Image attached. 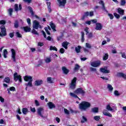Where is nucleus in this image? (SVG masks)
Here are the masks:
<instances>
[{"mask_svg":"<svg viewBox=\"0 0 126 126\" xmlns=\"http://www.w3.org/2000/svg\"><path fill=\"white\" fill-rule=\"evenodd\" d=\"M91 107V104L88 101H83L79 104V108L81 111H86Z\"/></svg>","mask_w":126,"mask_h":126,"instance_id":"obj_1","label":"nucleus"},{"mask_svg":"<svg viewBox=\"0 0 126 126\" xmlns=\"http://www.w3.org/2000/svg\"><path fill=\"white\" fill-rule=\"evenodd\" d=\"M24 80L26 82H29L28 83H26L25 85L27 87H32L33 85L32 84V81H33V78L31 76L26 75L24 76Z\"/></svg>","mask_w":126,"mask_h":126,"instance_id":"obj_2","label":"nucleus"},{"mask_svg":"<svg viewBox=\"0 0 126 126\" xmlns=\"http://www.w3.org/2000/svg\"><path fill=\"white\" fill-rule=\"evenodd\" d=\"M76 80H77V78H76V77H74L71 81L69 87L72 90L75 89V88L76 87Z\"/></svg>","mask_w":126,"mask_h":126,"instance_id":"obj_3","label":"nucleus"},{"mask_svg":"<svg viewBox=\"0 0 126 126\" xmlns=\"http://www.w3.org/2000/svg\"><path fill=\"white\" fill-rule=\"evenodd\" d=\"M74 93H75V94H76L77 95H79L81 94V95H82V96H84V95H85V92L84 91V90H83L82 88H77L74 92Z\"/></svg>","mask_w":126,"mask_h":126,"instance_id":"obj_4","label":"nucleus"},{"mask_svg":"<svg viewBox=\"0 0 126 126\" xmlns=\"http://www.w3.org/2000/svg\"><path fill=\"white\" fill-rule=\"evenodd\" d=\"M14 80L15 82H16L18 80L20 83L22 82V78L21 77V75H18L17 72H15L14 74Z\"/></svg>","mask_w":126,"mask_h":126,"instance_id":"obj_5","label":"nucleus"},{"mask_svg":"<svg viewBox=\"0 0 126 126\" xmlns=\"http://www.w3.org/2000/svg\"><path fill=\"white\" fill-rule=\"evenodd\" d=\"M32 27L34 29H39V28H41V25H40V23L37 20L33 21Z\"/></svg>","mask_w":126,"mask_h":126,"instance_id":"obj_6","label":"nucleus"},{"mask_svg":"<svg viewBox=\"0 0 126 126\" xmlns=\"http://www.w3.org/2000/svg\"><path fill=\"white\" fill-rule=\"evenodd\" d=\"M1 30V33L2 34L3 36H6L7 33H6V29H5V26L2 25L0 27Z\"/></svg>","mask_w":126,"mask_h":126,"instance_id":"obj_7","label":"nucleus"},{"mask_svg":"<svg viewBox=\"0 0 126 126\" xmlns=\"http://www.w3.org/2000/svg\"><path fill=\"white\" fill-rule=\"evenodd\" d=\"M92 66L93 67H98V66H100L101 65V62L100 61H95L92 62L91 63Z\"/></svg>","mask_w":126,"mask_h":126,"instance_id":"obj_8","label":"nucleus"},{"mask_svg":"<svg viewBox=\"0 0 126 126\" xmlns=\"http://www.w3.org/2000/svg\"><path fill=\"white\" fill-rule=\"evenodd\" d=\"M14 10L16 12H17L19 10H22V5L21 4H19L18 8V4H15L14 5Z\"/></svg>","mask_w":126,"mask_h":126,"instance_id":"obj_9","label":"nucleus"},{"mask_svg":"<svg viewBox=\"0 0 126 126\" xmlns=\"http://www.w3.org/2000/svg\"><path fill=\"white\" fill-rule=\"evenodd\" d=\"M100 71L102 73H110V70L107 69V66H104V68H100Z\"/></svg>","mask_w":126,"mask_h":126,"instance_id":"obj_10","label":"nucleus"},{"mask_svg":"<svg viewBox=\"0 0 126 126\" xmlns=\"http://www.w3.org/2000/svg\"><path fill=\"white\" fill-rule=\"evenodd\" d=\"M11 51L12 52V59L13 62L15 63V62H16V58L15 57V56H16V52H15V50L13 49H12Z\"/></svg>","mask_w":126,"mask_h":126,"instance_id":"obj_11","label":"nucleus"},{"mask_svg":"<svg viewBox=\"0 0 126 126\" xmlns=\"http://www.w3.org/2000/svg\"><path fill=\"white\" fill-rule=\"evenodd\" d=\"M44 111V109L42 107H39L37 109V114L38 116H40L41 118H44V116L42 114V112Z\"/></svg>","mask_w":126,"mask_h":126,"instance_id":"obj_12","label":"nucleus"},{"mask_svg":"<svg viewBox=\"0 0 126 126\" xmlns=\"http://www.w3.org/2000/svg\"><path fill=\"white\" fill-rule=\"evenodd\" d=\"M117 77H122L124 79H126V74L123 72H118L117 74Z\"/></svg>","mask_w":126,"mask_h":126,"instance_id":"obj_13","label":"nucleus"},{"mask_svg":"<svg viewBox=\"0 0 126 126\" xmlns=\"http://www.w3.org/2000/svg\"><path fill=\"white\" fill-rule=\"evenodd\" d=\"M47 105L49 107V109H52L56 108V105L53 102L50 101L47 103Z\"/></svg>","mask_w":126,"mask_h":126,"instance_id":"obj_14","label":"nucleus"},{"mask_svg":"<svg viewBox=\"0 0 126 126\" xmlns=\"http://www.w3.org/2000/svg\"><path fill=\"white\" fill-rule=\"evenodd\" d=\"M60 6H65L66 3V0H58Z\"/></svg>","mask_w":126,"mask_h":126,"instance_id":"obj_15","label":"nucleus"},{"mask_svg":"<svg viewBox=\"0 0 126 126\" xmlns=\"http://www.w3.org/2000/svg\"><path fill=\"white\" fill-rule=\"evenodd\" d=\"M98 3L99 4H101L102 10L108 12V11H107V9H106V7L105 6V3H104V1L100 0L99 1Z\"/></svg>","mask_w":126,"mask_h":126,"instance_id":"obj_16","label":"nucleus"},{"mask_svg":"<svg viewBox=\"0 0 126 126\" xmlns=\"http://www.w3.org/2000/svg\"><path fill=\"white\" fill-rule=\"evenodd\" d=\"M41 84H43V80H38L34 82V85L35 86H40Z\"/></svg>","mask_w":126,"mask_h":126,"instance_id":"obj_17","label":"nucleus"},{"mask_svg":"<svg viewBox=\"0 0 126 126\" xmlns=\"http://www.w3.org/2000/svg\"><path fill=\"white\" fill-rule=\"evenodd\" d=\"M103 26L101 23H97L96 24L95 30H102Z\"/></svg>","mask_w":126,"mask_h":126,"instance_id":"obj_18","label":"nucleus"},{"mask_svg":"<svg viewBox=\"0 0 126 126\" xmlns=\"http://www.w3.org/2000/svg\"><path fill=\"white\" fill-rule=\"evenodd\" d=\"M81 49H82V47L80 45H78L77 47H75V51L77 54H79L81 52Z\"/></svg>","mask_w":126,"mask_h":126,"instance_id":"obj_19","label":"nucleus"},{"mask_svg":"<svg viewBox=\"0 0 126 126\" xmlns=\"http://www.w3.org/2000/svg\"><path fill=\"white\" fill-rule=\"evenodd\" d=\"M62 70L63 71V73L64 74H67L69 72V70L68 69L66 68L65 66H63L62 67Z\"/></svg>","mask_w":126,"mask_h":126,"instance_id":"obj_20","label":"nucleus"},{"mask_svg":"<svg viewBox=\"0 0 126 126\" xmlns=\"http://www.w3.org/2000/svg\"><path fill=\"white\" fill-rule=\"evenodd\" d=\"M47 82L48 83H50V84H52V83H54V81L55 80V78H52L51 77H47Z\"/></svg>","mask_w":126,"mask_h":126,"instance_id":"obj_21","label":"nucleus"},{"mask_svg":"<svg viewBox=\"0 0 126 126\" xmlns=\"http://www.w3.org/2000/svg\"><path fill=\"white\" fill-rule=\"evenodd\" d=\"M69 43L67 41H65L62 43V47L63 48H64L66 50L67 49V46H68Z\"/></svg>","mask_w":126,"mask_h":126,"instance_id":"obj_22","label":"nucleus"},{"mask_svg":"<svg viewBox=\"0 0 126 126\" xmlns=\"http://www.w3.org/2000/svg\"><path fill=\"white\" fill-rule=\"evenodd\" d=\"M117 11L120 15H124V14H125V10L122 9L121 8H118Z\"/></svg>","mask_w":126,"mask_h":126,"instance_id":"obj_23","label":"nucleus"},{"mask_svg":"<svg viewBox=\"0 0 126 126\" xmlns=\"http://www.w3.org/2000/svg\"><path fill=\"white\" fill-rule=\"evenodd\" d=\"M50 27L52 29V30L54 31V32H56L57 31V30H56V25L54 23H50Z\"/></svg>","mask_w":126,"mask_h":126,"instance_id":"obj_24","label":"nucleus"},{"mask_svg":"<svg viewBox=\"0 0 126 126\" xmlns=\"http://www.w3.org/2000/svg\"><path fill=\"white\" fill-rule=\"evenodd\" d=\"M46 4L47 5V8L49 13L52 12V9L51 8V2H47Z\"/></svg>","mask_w":126,"mask_h":126,"instance_id":"obj_25","label":"nucleus"},{"mask_svg":"<svg viewBox=\"0 0 126 126\" xmlns=\"http://www.w3.org/2000/svg\"><path fill=\"white\" fill-rule=\"evenodd\" d=\"M89 12L87 11V12H85L83 16L81 18V20H84V19H85V18H86V17L89 16Z\"/></svg>","mask_w":126,"mask_h":126,"instance_id":"obj_26","label":"nucleus"},{"mask_svg":"<svg viewBox=\"0 0 126 126\" xmlns=\"http://www.w3.org/2000/svg\"><path fill=\"white\" fill-rule=\"evenodd\" d=\"M24 31L25 32H30L31 31V28L26 26V27H23Z\"/></svg>","mask_w":126,"mask_h":126,"instance_id":"obj_27","label":"nucleus"},{"mask_svg":"<svg viewBox=\"0 0 126 126\" xmlns=\"http://www.w3.org/2000/svg\"><path fill=\"white\" fill-rule=\"evenodd\" d=\"M3 82H5V83H9L10 82V78L8 77H6L3 79Z\"/></svg>","mask_w":126,"mask_h":126,"instance_id":"obj_28","label":"nucleus"},{"mask_svg":"<svg viewBox=\"0 0 126 126\" xmlns=\"http://www.w3.org/2000/svg\"><path fill=\"white\" fill-rule=\"evenodd\" d=\"M92 111L93 113H95L96 114L99 112V108H98V107H94L92 109Z\"/></svg>","mask_w":126,"mask_h":126,"instance_id":"obj_29","label":"nucleus"},{"mask_svg":"<svg viewBox=\"0 0 126 126\" xmlns=\"http://www.w3.org/2000/svg\"><path fill=\"white\" fill-rule=\"evenodd\" d=\"M22 113L24 115H27V113H28V109L27 108H23Z\"/></svg>","mask_w":126,"mask_h":126,"instance_id":"obj_30","label":"nucleus"},{"mask_svg":"<svg viewBox=\"0 0 126 126\" xmlns=\"http://www.w3.org/2000/svg\"><path fill=\"white\" fill-rule=\"evenodd\" d=\"M103 61H107L109 59V54L108 53H105L103 57Z\"/></svg>","mask_w":126,"mask_h":126,"instance_id":"obj_31","label":"nucleus"},{"mask_svg":"<svg viewBox=\"0 0 126 126\" xmlns=\"http://www.w3.org/2000/svg\"><path fill=\"white\" fill-rule=\"evenodd\" d=\"M107 88L110 92H113V90H114V88H113V87L112 86V85H111V84L107 85Z\"/></svg>","mask_w":126,"mask_h":126,"instance_id":"obj_32","label":"nucleus"},{"mask_svg":"<svg viewBox=\"0 0 126 126\" xmlns=\"http://www.w3.org/2000/svg\"><path fill=\"white\" fill-rule=\"evenodd\" d=\"M28 8L29 9V10L30 11V13L31 14V15L33 16V15H34V11H33V9H32V7L29 6L28 7Z\"/></svg>","mask_w":126,"mask_h":126,"instance_id":"obj_33","label":"nucleus"},{"mask_svg":"<svg viewBox=\"0 0 126 126\" xmlns=\"http://www.w3.org/2000/svg\"><path fill=\"white\" fill-rule=\"evenodd\" d=\"M79 68H80V66H79L78 64H76L74 68V71H77V70H79Z\"/></svg>","mask_w":126,"mask_h":126,"instance_id":"obj_34","label":"nucleus"},{"mask_svg":"<svg viewBox=\"0 0 126 126\" xmlns=\"http://www.w3.org/2000/svg\"><path fill=\"white\" fill-rule=\"evenodd\" d=\"M50 51H56V52H58V48L56 46H50Z\"/></svg>","mask_w":126,"mask_h":126,"instance_id":"obj_35","label":"nucleus"},{"mask_svg":"<svg viewBox=\"0 0 126 126\" xmlns=\"http://www.w3.org/2000/svg\"><path fill=\"white\" fill-rule=\"evenodd\" d=\"M7 54V50L4 49L3 51V57L4 58V59H6V58H7V56H6Z\"/></svg>","mask_w":126,"mask_h":126,"instance_id":"obj_36","label":"nucleus"},{"mask_svg":"<svg viewBox=\"0 0 126 126\" xmlns=\"http://www.w3.org/2000/svg\"><path fill=\"white\" fill-rule=\"evenodd\" d=\"M9 14L10 16H12V13L13 12V9L12 8H10L8 10Z\"/></svg>","mask_w":126,"mask_h":126,"instance_id":"obj_37","label":"nucleus"},{"mask_svg":"<svg viewBox=\"0 0 126 126\" xmlns=\"http://www.w3.org/2000/svg\"><path fill=\"white\" fill-rule=\"evenodd\" d=\"M85 122H87V118H86V117H85V116H82V119L81 121V123L84 124Z\"/></svg>","mask_w":126,"mask_h":126,"instance_id":"obj_38","label":"nucleus"},{"mask_svg":"<svg viewBox=\"0 0 126 126\" xmlns=\"http://www.w3.org/2000/svg\"><path fill=\"white\" fill-rule=\"evenodd\" d=\"M19 27V23L18 21L16 20L14 23V28H18Z\"/></svg>","mask_w":126,"mask_h":126,"instance_id":"obj_39","label":"nucleus"},{"mask_svg":"<svg viewBox=\"0 0 126 126\" xmlns=\"http://www.w3.org/2000/svg\"><path fill=\"white\" fill-rule=\"evenodd\" d=\"M42 64H43V60H39L38 61V64H37L36 66V67H39L42 65Z\"/></svg>","mask_w":126,"mask_h":126,"instance_id":"obj_40","label":"nucleus"},{"mask_svg":"<svg viewBox=\"0 0 126 126\" xmlns=\"http://www.w3.org/2000/svg\"><path fill=\"white\" fill-rule=\"evenodd\" d=\"M16 34L17 38H22V34H21L19 32H16Z\"/></svg>","mask_w":126,"mask_h":126,"instance_id":"obj_41","label":"nucleus"},{"mask_svg":"<svg viewBox=\"0 0 126 126\" xmlns=\"http://www.w3.org/2000/svg\"><path fill=\"white\" fill-rule=\"evenodd\" d=\"M32 34H34V35H39L38 32H37V31L34 28L32 30Z\"/></svg>","mask_w":126,"mask_h":126,"instance_id":"obj_42","label":"nucleus"},{"mask_svg":"<svg viewBox=\"0 0 126 126\" xmlns=\"http://www.w3.org/2000/svg\"><path fill=\"white\" fill-rule=\"evenodd\" d=\"M74 94L73 93H70V96H71L72 97H73L74 98H78V96H77V95L75 94Z\"/></svg>","mask_w":126,"mask_h":126,"instance_id":"obj_43","label":"nucleus"},{"mask_svg":"<svg viewBox=\"0 0 126 126\" xmlns=\"http://www.w3.org/2000/svg\"><path fill=\"white\" fill-rule=\"evenodd\" d=\"M52 62V59H51V58H46L45 59V63H51Z\"/></svg>","mask_w":126,"mask_h":126,"instance_id":"obj_44","label":"nucleus"},{"mask_svg":"<svg viewBox=\"0 0 126 126\" xmlns=\"http://www.w3.org/2000/svg\"><path fill=\"white\" fill-rule=\"evenodd\" d=\"M94 120L95 121H96V122H98V121L100 120V116H95L94 117Z\"/></svg>","mask_w":126,"mask_h":126,"instance_id":"obj_45","label":"nucleus"},{"mask_svg":"<svg viewBox=\"0 0 126 126\" xmlns=\"http://www.w3.org/2000/svg\"><path fill=\"white\" fill-rule=\"evenodd\" d=\"M113 14H114L115 17H116V18H117V19H119V18H120V17H121V16L120 15V14H119L117 13H114Z\"/></svg>","mask_w":126,"mask_h":126,"instance_id":"obj_46","label":"nucleus"},{"mask_svg":"<svg viewBox=\"0 0 126 126\" xmlns=\"http://www.w3.org/2000/svg\"><path fill=\"white\" fill-rule=\"evenodd\" d=\"M84 31L86 32V35H88V34H89V28L88 27L85 28Z\"/></svg>","mask_w":126,"mask_h":126,"instance_id":"obj_47","label":"nucleus"},{"mask_svg":"<svg viewBox=\"0 0 126 126\" xmlns=\"http://www.w3.org/2000/svg\"><path fill=\"white\" fill-rule=\"evenodd\" d=\"M106 109L107 110H108V111H113V108L111 107V106L110 105H108L107 106Z\"/></svg>","mask_w":126,"mask_h":126,"instance_id":"obj_48","label":"nucleus"},{"mask_svg":"<svg viewBox=\"0 0 126 126\" xmlns=\"http://www.w3.org/2000/svg\"><path fill=\"white\" fill-rule=\"evenodd\" d=\"M121 5L122 6L126 5V0H121Z\"/></svg>","mask_w":126,"mask_h":126,"instance_id":"obj_49","label":"nucleus"},{"mask_svg":"<svg viewBox=\"0 0 126 126\" xmlns=\"http://www.w3.org/2000/svg\"><path fill=\"white\" fill-rule=\"evenodd\" d=\"M35 105L36 107H38V106H40V103L39 102V101L37 100H34Z\"/></svg>","mask_w":126,"mask_h":126,"instance_id":"obj_50","label":"nucleus"},{"mask_svg":"<svg viewBox=\"0 0 126 126\" xmlns=\"http://www.w3.org/2000/svg\"><path fill=\"white\" fill-rule=\"evenodd\" d=\"M108 15L109 17L110 18V19H111V20L114 19V15H112V14L108 13Z\"/></svg>","mask_w":126,"mask_h":126,"instance_id":"obj_51","label":"nucleus"},{"mask_svg":"<svg viewBox=\"0 0 126 126\" xmlns=\"http://www.w3.org/2000/svg\"><path fill=\"white\" fill-rule=\"evenodd\" d=\"M31 111H32V113H36V109H35V107H30Z\"/></svg>","mask_w":126,"mask_h":126,"instance_id":"obj_52","label":"nucleus"},{"mask_svg":"<svg viewBox=\"0 0 126 126\" xmlns=\"http://www.w3.org/2000/svg\"><path fill=\"white\" fill-rule=\"evenodd\" d=\"M114 95L115 96H120V95H121V94H120V93H119V91L116 90L114 91Z\"/></svg>","mask_w":126,"mask_h":126,"instance_id":"obj_53","label":"nucleus"},{"mask_svg":"<svg viewBox=\"0 0 126 126\" xmlns=\"http://www.w3.org/2000/svg\"><path fill=\"white\" fill-rule=\"evenodd\" d=\"M63 35H62L59 36H58L57 38V41H60L61 40H62V39H63Z\"/></svg>","mask_w":126,"mask_h":126,"instance_id":"obj_54","label":"nucleus"},{"mask_svg":"<svg viewBox=\"0 0 126 126\" xmlns=\"http://www.w3.org/2000/svg\"><path fill=\"white\" fill-rule=\"evenodd\" d=\"M93 37V33L92 32H90L88 35V38H90Z\"/></svg>","mask_w":126,"mask_h":126,"instance_id":"obj_55","label":"nucleus"},{"mask_svg":"<svg viewBox=\"0 0 126 126\" xmlns=\"http://www.w3.org/2000/svg\"><path fill=\"white\" fill-rule=\"evenodd\" d=\"M64 52H65V50H64V49H63V48H62L60 49V53H61V54H64Z\"/></svg>","mask_w":126,"mask_h":126,"instance_id":"obj_56","label":"nucleus"},{"mask_svg":"<svg viewBox=\"0 0 126 126\" xmlns=\"http://www.w3.org/2000/svg\"><path fill=\"white\" fill-rule=\"evenodd\" d=\"M47 34H48V35H51V32H50V31H49V30H48V28L47 27H45L44 28Z\"/></svg>","mask_w":126,"mask_h":126,"instance_id":"obj_57","label":"nucleus"},{"mask_svg":"<svg viewBox=\"0 0 126 126\" xmlns=\"http://www.w3.org/2000/svg\"><path fill=\"white\" fill-rule=\"evenodd\" d=\"M9 90H10V91H16V90L15 89V87H11L9 89Z\"/></svg>","mask_w":126,"mask_h":126,"instance_id":"obj_58","label":"nucleus"},{"mask_svg":"<svg viewBox=\"0 0 126 126\" xmlns=\"http://www.w3.org/2000/svg\"><path fill=\"white\" fill-rule=\"evenodd\" d=\"M6 22L5 21L2 20L0 21V24H1V25H3L4 26V25L5 24Z\"/></svg>","mask_w":126,"mask_h":126,"instance_id":"obj_59","label":"nucleus"},{"mask_svg":"<svg viewBox=\"0 0 126 126\" xmlns=\"http://www.w3.org/2000/svg\"><path fill=\"white\" fill-rule=\"evenodd\" d=\"M9 36L10 38H13V37H14V32H10L9 34Z\"/></svg>","mask_w":126,"mask_h":126,"instance_id":"obj_60","label":"nucleus"},{"mask_svg":"<svg viewBox=\"0 0 126 126\" xmlns=\"http://www.w3.org/2000/svg\"><path fill=\"white\" fill-rule=\"evenodd\" d=\"M64 112L66 115H69V111L67 109H64Z\"/></svg>","mask_w":126,"mask_h":126,"instance_id":"obj_61","label":"nucleus"},{"mask_svg":"<svg viewBox=\"0 0 126 126\" xmlns=\"http://www.w3.org/2000/svg\"><path fill=\"white\" fill-rule=\"evenodd\" d=\"M90 69L91 71H94V72L97 71V69L95 68L90 67Z\"/></svg>","mask_w":126,"mask_h":126,"instance_id":"obj_62","label":"nucleus"},{"mask_svg":"<svg viewBox=\"0 0 126 126\" xmlns=\"http://www.w3.org/2000/svg\"><path fill=\"white\" fill-rule=\"evenodd\" d=\"M86 47L87 48H89V49H91V46L90 45V44L88 43H86Z\"/></svg>","mask_w":126,"mask_h":126,"instance_id":"obj_63","label":"nucleus"},{"mask_svg":"<svg viewBox=\"0 0 126 126\" xmlns=\"http://www.w3.org/2000/svg\"><path fill=\"white\" fill-rule=\"evenodd\" d=\"M121 54H122V58H124V59H126V53H125V52H124L123 53H121Z\"/></svg>","mask_w":126,"mask_h":126,"instance_id":"obj_64","label":"nucleus"}]
</instances>
